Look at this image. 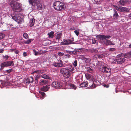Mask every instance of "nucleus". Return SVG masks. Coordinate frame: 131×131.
<instances>
[{"instance_id":"nucleus-1","label":"nucleus","mask_w":131,"mask_h":131,"mask_svg":"<svg viewBox=\"0 0 131 131\" xmlns=\"http://www.w3.org/2000/svg\"><path fill=\"white\" fill-rule=\"evenodd\" d=\"M13 11L16 12H20L21 9L20 3L13 1L10 4Z\"/></svg>"},{"instance_id":"nucleus-2","label":"nucleus","mask_w":131,"mask_h":131,"mask_svg":"<svg viewBox=\"0 0 131 131\" xmlns=\"http://www.w3.org/2000/svg\"><path fill=\"white\" fill-rule=\"evenodd\" d=\"M100 64H101V65L100 69V71L105 73H108L111 72V69L107 65L102 62H100Z\"/></svg>"},{"instance_id":"nucleus-3","label":"nucleus","mask_w":131,"mask_h":131,"mask_svg":"<svg viewBox=\"0 0 131 131\" xmlns=\"http://www.w3.org/2000/svg\"><path fill=\"white\" fill-rule=\"evenodd\" d=\"M53 7L55 9L57 10L61 11L65 9V8L63 3L59 1L54 2Z\"/></svg>"},{"instance_id":"nucleus-4","label":"nucleus","mask_w":131,"mask_h":131,"mask_svg":"<svg viewBox=\"0 0 131 131\" xmlns=\"http://www.w3.org/2000/svg\"><path fill=\"white\" fill-rule=\"evenodd\" d=\"M60 72L63 77L66 78H70L71 74L69 69L65 68H61L60 70Z\"/></svg>"},{"instance_id":"nucleus-5","label":"nucleus","mask_w":131,"mask_h":131,"mask_svg":"<svg viewBox=\"0 0 131 131\" xmlns=\"http://www.w3.org/2000/svg\"><path fill=\"white\" fill-rule=\"evenodd\" d=\"M115 8L119 11L127 13L129 12L130 9L125 7H122L119 6L114 5Z\"/></svg>"},{"instance_id":"nucleus-6","label":"nucleus","mask_w":131,"mask_h":131,"mask_svg":"<svg viewBox=\"0 0 131 131\" xmlns=\"http://www.w3.org/2000/svg\"><path fill=\"white\" fill-rule=\"evenodd\" d=\"M40 0H33V3L35 5H36L37 8L38 10H42L44 9V6L40 3Z\"/></svg>"},{"instance_id":"nucleus-7","label":"nucleus","mask_w":131,"mask_h":131,"mask_svg":"<svg viewBox=\"0 0 131 131\" xmlns=\"http://www.w3.org/2000/svg\"><path fill=\"white\" fill-rule=\"evenodd\" d=\"M14 65L13 61H10L4 62L2 63L1 64V67L3 69L4 67H7L9 66H13Z\"/></svg>"},{"instance_id":"nucleus-8","label":"nucleus","mask_w":131,"mask_h":131,"mask_svg":"<svg viewBox=\"0 0 131 131\" xmlns=\"http://www.w3.org/2000/svg\"><path fill=\"white\" fill-rule=\"evenodd\" d=\"M74 40L73 39L72 40L67 39L63 40V42L61 43V44L63 45H66L73 44L74 43L73 42Z\"/></svg>"},{"instance_id":"nucleus-9","label":"nucleus","mask_w":131,"mask_h":131,"mask_svg":"<svg viewBox=\"0 0 131 131\" xmlns=\"http://www.w3.org/2000/svg\"><path fill=\"white\" fill-rule=\"evenodd\" d=\"M62 83L60 82H53L51 84V86L55 89L60 88L62 87Z\"/></svg>"},{"instance_id":"nucleus-10","label":"nucleus","mask_w":131,"mask_h":131,"mask_svg":"<svg viewBox=\"0 0 131 131\" xmlns=\"http://www.w3.org/2000/svg\"><path fill=\"white\" fill-rule=\"evenodd\" d=\"M96 37L97 39H99L100 40L106 39H110L111 38L110 35H99L96 36Z\"/></svg>"},{"instance_id":"nucleus-11","label":"nucleus","mask_w":131,"mask_h":131,"mask_svg":"<svg viewBox=\"0 0 131 131\" xmlns=\"http://www.w3.org/2000/svg\"><path fill=\"white\" fill-rule=\"evenodd\" d=\"M125 59L124 58H118L114 59V61L118 64H122L124 63Z\"/></svg>"},{"instance_id":"nucleus-12","label":"nucleus","mask_w":131,"mask_h":131,"mask_svg":"<svg viewBox=\"0 0 131 131\" xmlns=\"http://www.w3.org/2000/svg\"><path fill=\"white\" fill-rule=\"evenodd\" d=\"M53 66L56 67H61L63 66V62L61 60H58L57 62H54Z\"/></svg>"},{"instance_id":"nucleus-13","label":"nucleus","mask_w":131,"mask_h":131,"mask_svg":"<svg viewBox=\"0 0 131 131\" xmlns=\"http://www.w3.org/2000/svg\"><path fill=\"white\" fill-rule=\"evenodd\" d=\"M10 15L12 18L15 21H17L19 24H20L21 23L20 21L18 19L17 16L15 13L11 14Z\"/></svg>"},{"instance_id":"nucleus-14","label":"nucleus","mask_w":131,"mask_h":131,"mask_svg":"<svg viewBox=\"0 0 131 131\" xmlns=\"http://www.w3.org/2000/svg\"><path fill=\"white\" fill-rule=\"evenodd\" d=\"M89 87L91 89H93L95 88L97 86V84H95L93 81H90L89 82Z\"/></svg>"},{"instance_id":"nucleus-15","label":"nucleus","mask_w":131,"mask_h":131,"mask_svg":"<svg viewBox=\"0 0 131 131\" xmlns=\"http://www.w3.org/2000/svg\"><path fill=\"white\" fill-rule=\"evenodd\" d=\"M50 88V85H46L41 87L40 89L41 91H42L46 92L49 90Z\"/></svg>"},{"instance_id":"nucleus-16","label":"nucleus","mask_w":131,"mask_h":131,"mask_svg":"<svg viewBox=\"0 0 131 131\" xmlns=\"http://www.w3.org/2000/svg\"><path fill=\"white\" fill-rule=\"evenodd\" d=\"M103 42L104 44L107 46L115 45L114 43H112V42L111 41L108 39L104 40L103 41Z\"/></svg>"},{"instance_id":"nucleus-17","label":"nucleus","mask_w":131,"mask_h":131,"mask_svg":"<svg viewBox=\"0 0 131 131\" xmlns=\"http://www.w3.org/2000/svg\"><path fill=\"white\" fill-rule=\"evenodd\" d=\"M86 51L88 52H90L92 53H97L98 52V50L96 49L92 48L91 49H86Z\"/></svg>"},{"instance_id":"nucleus-18","label":"nucleus","mask_w":131,"mask_h":131,"mask_svg":"<svg viewBox=\"0 0 131 131\" xmlns=\"http://www.w3.org/2000/svg\"><path fill=\"white\" fill-rule=\"evenodd\" d=\"M48 83V81L47 80H41V81L39 83L40 85H43L47 84Z\"/></svg>"},{"instance_id":"nucleus-19","label":"nucleus","mask_w":131,"mask_h":131,"mask_svg":"<svg viewBox=\"0 0 131 131\" xmlns=\"http://www.w3.org/2000/svg\"><path fill=\"white\" fill-rule=\"evenodd\" d=\"M89 85V83L87 81L83 82L80 84V86L82 87H87Z\"/></svg>"},{"instance_id":"nucleus-20","label":"nucleus","mask_w":131,"mask_h":131,"mask_svg":"<svg viewBox=\"0 0 131 131\" xmlns=\"http://www.w3.org/2000/svg\"><path fill=\"white\" fill-rule=\"evenodd\" d=\"M119 16L118 13L115 9L114 10V13L113 15V18L114 19H117Z\"/></svg>"},{"instance_id":"nucleus-21","label":"nucleus","mask_w":131,"mask_h":131,"mask_svg":"<svg viewBox=\"0 0 131 131\" xmlns=\"http://www.w3.org/2000/svg\"><path fill=\"white\" fill-rule=\"evenodd\" d=\"M124 57L126 58H129L131 57V51L128 53L124 54Z\"/></svg>"},{"instance_id":"nucleus-22","label":"nucleus","mask_w":131,"mask_h":131,"mask_svg":"<svg viewBox=\"0 0 131 131\" xmlns=\"http://www.w3.org/2000/svg\"><path fill=\"white\" fill-rule=\"evenodd\" d=\"M118 3L120 5L124 6L126 3V0H121Z\"/></svg>"},{"instance_id":"nucleus-23","label":"nucleus","mask_w":131,"mask_h":131,"mask_svg":"<svg viewBox=\"0 0 131 131\" xmlns=\"http://www.w3.org/2000/svg\"><path fill=\"white\" fill-rule=\"evenodd\" d=\"M83 59L86 63H90L91 61V59L89 58H86L85 57H83Z\"/></svg>"},{"instance_id":"nucleus-24","label":"nucleus","mask_w":131,"mask_h":131,"mask_svg":"<svg viewBox=\"0 0 131 131\" xmlns=\"http://www.w3.org/2000/svg\"><path fill=\"white\" fill-rule=\"evenodd\" d=\"M33 82V77H28L27 80V82L29 84Z\"/></svg>"},{"instance_id":"nucleus-25","label":"nucleus","mask_w":131,"mask_h":131,"mask_svg":"<svg viewBox=\"0 0 131 131\" xmlns=\"http://www.w3.org/2000/svg\"><path fill=\"white\" fill-rule=\"evenodd\" d=\"M33 52L34 53V54L35 56H38L41 53H44L43 51H40L39 52L36 51L35 50H33Z\"/></svg>"},{"instance_id":"nucleus-26","label":"nucleus","mask_w":131,"mask_h":131,"mask_svg":"<svg viewBox=\"0 0 131 131\" xmlns=\"http://www.w3.org/2000/svg\"><path fill=\"white\" fill-rule=\"evenodd\" d=\"M54 32L53 31H51L49 33H48V37L49 38H52L54 36Z\"/></svg>"},{"instance_id":"nucleus-27","label":"nucleus","mask_w":131,"mask_h":131,"mask_svg":"<svg viewBox=\"0 0 131 131\" xmlns=\"http://www.w3.org/2000/svg\"><path fill=\"white\" fill-rule=\"evenodd\" d=\"M40 78V76L39 74L37 75L36 77H35V83L36 84H37L38 83V80Z\"/></svg>"},{"instance_id":"nucleus-28","label":"nucleus","mask_w":131,"mask_h":131,"mask_svg":"<svg viewBox=\"0 0 131 131\" xmlns=\"http://www.w3.org/2000/svg\"><path fill=\"white\" fill-rule=\"evenodd\" d=\"M62 35V33H59L56 36V40L58 39V41L59 40L61 39Z\"/></svg>"},{"instance_id":"nucleus-29","label":"nucleus","mask_w":131,"mask_h":131,"mask_svg":"<svg viewBox=\"0 0 131 131\" xmlns=\"http://www.w3.org/2000/svg\"><path fill=\"white\" fill-rule=\"evenodd\" d=\"M69 86H70V88H71V89L75 90L77 88L76 86L73 84H72L71 83H70L69 84Z\"/></svg>"},{"instance_id":"nucleus-30","label":"nucleus","mask_w":131,"mask_h":131,"mask_svg":"<svg viewBox=\"0 0 131 131\" xmlns=\"http://www.w3.org/2000/svg\"><path fill=\"white\" fill-rule=\"evenodd\" d=\"M87 71L91 73H92L93 72V70L90 67H88L86 68Z\"/></svg>"},{"instance_id":"nucleus-31","label":"nucleus","mask_w":131,"mask_h":131,"mask_svg":"<svg viewBox=\"0 0 131 131\" xmlns=\"http://www.w3.org/2000/svg\"><path fill=\"white\" fill-rule=\"evenodd\" d=\"M42 78L46 79H49V77L47 75L45 74H42L41 75Z\"/></svg>"},{"instance_id":"nucleus-32","label":"nucleus","mask_w":131,"mask_h":131,"mask_svg":"<svg viewBox=\"0 0 131 131\" xmlns=\"http://www.w3.org/2000/svg\"><path fill=\"white\" fill-rule=\"evenodd\" d=\"M5 37V35L3 33L0 32V40L4 38Z\"/></svg>"},{"instance_id":"nucleus-33","label":"nucleus","mask_w":131,"mask_h":131,"mask_svg":"<svg viewBox=\"0 0 131 131\" xmlns=\"http://www.w3.org/2000/svg\"><path fill=\"white\" fill-rule=\"evenodd\" d=\"M92 43L93 44H95V43H96L97 44H98L97 41L96 40L95 38H93L92 40Z\"/></svg>"},{"instance_id":"nucleus-34","label":"nucleus","mask_w":131,"mask_h":131,"mask_svg":"<svg viewBox=\"0 0 131 131\" xmlns=\"http://www.w3.org/2000/svg\"><path fill=\"white\" fill-rule=\"evenodd\" d=\"M23 36L24 38L25 39H27L28 37V34L26 33H24Z\"/></svg>"},{"instance_id":"nucleus-35","label":"nucleus","mask_w":131,"mask_h":131,"mask_svg":"<svg viewBox=\"0 0 131 131\" xmlns=\"http://www.w3.org/2000/svg\"><path fill=\"white\" fill-rule=\"evenodd\" d=\"M124 54L123 53H122L120 54L117 55L116 58H122V57H124Z\"/></svg>"},{"instance_id":"nucleus-36","label":"nucleus","mask_w":131,"mask_h":131,"mask_svg":"<svg viewBox=\"0 0 131 131\" xmlns=\"http://www.w3.org/2000/svg\"><path fill=\"white\" fill-rule=\"evenodd\" d=\"M39 93L43 97H45L46 94L44 92H42V91H39Z\"/></svg>"},{"instance_id":"nucleus-37","label":"nucleus","mask_w":131,"mask_h":131,"mask_svg":"<svg viewBox=\"0 0 131 131\" xmlns=\"http://www.w3.org/2000/svg\"><path fill=\"white\" fill-rule=\"evenodd\" d=\"M73 65L75 67H76L77 65V60H75L73 63Z\"/></svg>"},{"instance_id":"nucleus-38","label":"nucleus","mask_w":131,"mask_h":131,"mask_svg":"<svg viewBox=\"0 0 131 131\" xmlns=\"http://www.w3.org/2000/svg\"><path fill=\"white\" fill-rule=\"evenodd\" d=\"M75 50L72 51V54L76 55L77 54V52H78V51H77L76 49H75Z\"/></svg>"},{"instance_id":"nucleus-39","label":"nucleus","mask_w":131,"mask_h":131,"mask_svg":"<svg viewBox=\"0 0 131 131\" xmlns=\"http://www.w3.org/2000/svg\"><path fill=\"white\" fill-rule=\"evenodd\" d=\"M31 42V40L30 39H28L26 41L24 42V43L26 44H29Z\"/></svg>"},{"instance_id":"nucleus-40","label":"nucleus","mask_w":131,"mask_h":131,"mask_svg":"<svg viewBox=\"0 0 131 131\" xmlns=\"http://www.w3.org/2000/svg\"><path fill=\"white\" fill-rule=\"evenodd\" d=\"M32 85H31V84H30V86L29 88V89L30 90V92L31 93H32V91L33 90L32 89H33V88L32 86Z\"/></svg>"},{"instance_id":"nucleus-41","label":"nucleus","mask_w":131,"mask_h":131,"mask_svg":"<svg viewBox=\"0 0 131 131\" xmlns=\"http://www.w3.org/2000/svg\"><path fill=\"white\" fill-rule=\"evenodd\" d=\"M58 55L60 57L64 55V53L63 52H59L57 53Z\"/></svg>"},{"instance_id":"nucleus-42","label":"nucleus","mask_w":131,"mask_h":131,"mask_svg":"<svg viewBox=\"0 0 131 131\" xmlns=\"http://www.w3.org/2000/svg\"><path fill=\"white\" fill-rule=\"evenodd\" d=\"M70 68L69 67V69L70 71L72 72L74 70L73 67L71 66H70Z\"/></svg>"},{"instance_id":"nucleus-43","label":"nucleus","mask_w":131,"mask_h":131,"mask_svg":"<svg viewBox=\"0 0 131 131\" xmlns=\"http://www.w3.org/2000/svg\"><path fill=\"white\" fill-rule=\"evenodd\" d=\"M13 51L16 54H18V53L19 51L16 49H13Z\"/></svg>"},{"instance_id":"nucleus-44","label":"nucleus","mask_w":131,"mask_h":131,"mask_svg":"<svg viewBox=\"0 0 131 131\" xmlns=\"http://www.w3.org/2000/svg\"><path fill=\"white\" fill-rule=\"evenodd\" d=\"M66 52L67 53H69L71 55H72V51H70L69 50H66Z\"/></svg>"},{"instance_id":"nucleus-45","label":"nucleus","mask_w":131,"mask_h":131,"mask_svg":"<svg viewBox=\"0 0 131 131\" xmlns=\"http://www.w3.org/2000/svg\"><path fill=\"white\" fill-rule=\"evenodd\" d=\"M31 20V24H30V27H32L33 26V18H30Z\"/></svg>"},{"instance_id":"nucleus-46","label":"nucleus","mask_w":131,"mask_h":131,"mask_svg":"<svg viewBox=\"0 0 131 131\" xmlns=\"http://www.w3.org/2000/svg\"><path fill=\"white\" fill-rule=\"evenodd\" d=\"M86 77L87 79H89L91 78V76L89 74H87L86 75Z\"/></svg>"},{"instance_id":"nucleus-47","label":"nucleus","mask_w":131,"mask_h":131,"mask_svg":"<svg viewBox=\"0 0 131 131\" xmlns=\"http://www.w3.org/2000/svg\"><path fill=\"white\" fill-rule=\"evenodd\" d=\"M74 32L75 33L76 35L77 36H78L79 32L78 31H77V30H75L74 31Z\"/></svg>"},{"instance_id":"nucleus-48","label":"nucleus","mask_w":131,"mask_h":131,"mask_svg":"<svg viewBox=\"0 0 131 131\" xmlns=\"http://www.w3.org/2000/svg\"><path fill=\"white\" fill-rule=\"evenodd\" d=\"M13 70L12 69H10L6 71V72L8 73H9L11 72Z\"/></svg>"},{"instance_id":"nucleus-49","label":"nucleus","mask_w":131,"mask_h":131,"mask_svg":"<svg viewBox=\"0 0 131 131\" xmlns=\"http://www.w3.org/2000/svg\"><path fill=\"white\" fill-rule=\"evenodd\" d=\"M65 56H66V58H70L71 57V56L69 54H66L65 55Z\"/></svg>"},{"instance_id":"nucleus-50","label":"nucleus","mask_w":131,"mask_h":131,"mask_svg":"<svg viewBox=\"0 0 131 131\" xmlns=\"http://www.w3.org/2000/svg\"><path fill=\"white\" fill-rule=\"evenodd\" d=\"M29 3L33 5V0H28Z\"/></svg>"},{"instance_id":"nucleus-51","label":"nucleus","mask_w":131,"mask_h":131,"mask_svg":"<svg viewBox=\"0 0 131 131\" xmlns=\"http://www.w3.org/2000/svg\"><path fill=\"white\" fill-rule=\"evenodd\" d=\"M109 50L110 51H115V49L114 48H111L109 49Z\"/></svg>"},{"instance_id":"nucleus-52","label":"nucleus","mask_w":131,"mask_h":131,"mask_svg":"<svg viewBox=\"0 0 131 131\" xmlns=\"http://www.w3.org/2000/svg\"><path fill=\"white\" fill-rule=\"evenodd\" d=\"M103 86L104 87H106V88H108L109 87V86L108 84L106 85V84H104L103 85Z\"/></svg>"},{"instance_id":"nucleus-53","label":"nucleus","mask_w":131,"mask_h":131,"mask_svg":"<svg viewBox=\"0 0 131 131\" xmlns=\"http://www.w3.org/2000/svg\"><path fill=\"white\" fill-rule=\"evenodd\" d=\"M23 55L24 57H25L27 56V53L26 52H24L23 53Z\"/></svg>"},{"instance_id":"nucleus-54","label":"nucleus","mask_w":131,"mask_h":131,"mask_svg":"<svg viewBox=\"0 0 131 131\" xmlns=\"http://www.w3.org/2000/svg\"><path fill=\"white\" fill-rule=\"evenodd\" d=\"M4 51V50L3 49H0V53H2Z\"/></svg>"},{"instance_id":"nucleus-55","label":"nucleus","mask_w":131,"mask_h":131,"mask_svg":"<svg viewBox=\"0 0 131 131\" xmlns=\"http://www.w3.org/2000/svg\"><path fill=\"white\" fill-rule=\"evenodd\" d=\"M9 57V56L7 55H6L4 56L6 60Z\"/></svg>"},{"instance_id":"nucleus-56","label":"nucleus","mask_w":131,"mask_h":131,"mask_svg":"<svg viewBox=\"0 0 131 131\" xmlns=\"http://www.w3.org/2000/svg\"><path fill=\"white\" fill-rule=\"evenodd\" d=\"M95 2L96 3H97L100 1V0H94Z\"/></svg>"},{"instance_id":"nucleus-57","label":"nucleus","mask_w":131,"mask_h":131,"mask_svg":"<svg viewBox=\"0 0 131 131\" xmlns=\"http://www.w3.org/2000/svg\"><path fill=\"white\" fill-rule=\"evenodd\" d=\"M39 72V71H33V73L34 74L35 73H37V72Z\"/></svg>"},{"instance_id":"nucleus-58","label":"nucleus","mask_w":131,"mask_h":131,"mask_svg":"<svg viewBox=\"0 0 131 131\" xmlns=\"http://www.w3.org/2000/svg\"><path fill=\"white\" fill-rule=\"evenodd\" d=\"M129 17L131 19V13L129 14Z\"/></svg>"},{"instance_id":"nucleus-59","label":"nucleus","mask_w":131,"mask_h":131,"mask_svg":"<svg viewBox=\"0 0 131 131\" xmlns=\"http://www.w3.org/2000/svg\"><path fill=\"white\" fill-rule=\"evenodd\" d=\"M1 44H2V45H4V44H5L4 43V42H2L1 43Z\"/></svg>"},{"instance_id":"nucleus-60","label":"nucleus","mask_w":131,"mask_h":131,"mask_svg":"<svg viewBox=\"0 0 131 131\" xmlns=\"http://www.w3.org/2000/svg\"><path fill=\"white\" fill-rule=\"evenodd\" d=\"M129 47L131 48V43L129 45Z\"/></svg>"},{"instance_id":"nucleus-61","label":"nucleus","mask_w":131,"mask_h":131,"mask_svg":"<svg viewBox=\"0 0 131 131\" xmlns=\"http://www.w3.org/2000/svg\"><path fill=\"white\" fill-rule=\"evenodd\" d=\"M31 15V13H30L28 15V16H29L30 15Z\"/></svg>"},{"instance_id":"nucleus-62","label":"nucleus","mask_w":131,"mask_h":131,"mask_svg":"<svg viewBox=\"0 0 131 131\" xmlns=\"http://www.w3.org/2000/svg\"><path fill=\"white\" fill-rule=\"evenodd\" d=\"M33 20H34L35 21V19H34V18H33Z\"/></svg>"},{"instance_id":"nucleus-63","label":"nucleus","mask_w":131,"mask_h":131,"mask_svg":"<svg viewBox=\"0 0 131 131\" xmlns=\"http://www.w3.org/2000/svg\"><path fill=\"white\" fill-rule=\"evenodd\" d=\"M95 82H97V81H95Z\"/></svg>"},{"instance_id":"nucleus-64","label":"nucleus","mask_w":131,"mask_h":131,"mask_svg":"<svg viewBox=\"0 0 131 131\" xmlns=\"http://www.w3.org/2000/svg\"><path fill=\"white\" fill-rule=\"evenodd\" d=\"M31 74H33V73H31Z\"/></svg>"}]
</instances>
